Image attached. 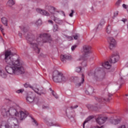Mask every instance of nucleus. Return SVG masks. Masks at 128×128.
I'll use <instances>...</instances> for the list:
<instances>
[{"label":"nucleus","instance_id":"dca6fc26","mask_svg":"<svg viewBox=\"0 0 128 128\" xmlns=\"http://www.w3.org/2000/svg\"><path fill=\"white\" fill-rule=\"evenodd\" d=\"M102 66H104V68H106V70H110V68L112 67V65H110V62L108 61L102 64Z\"/></svg>","mask_w":128,"mask_h":128},{"label":"nucleus","instance_id":"aec40b11","mask_svg":"<svg viewBox=\"0 0 128 128\" xmlns=\"http://www.w3.org/2000/svg\"><path fill=\"white\" fill-rule=\"evenodd\" d=\"M0 76H2V78H6V76H8V74H6V73L4 72V71L0 70Z\"/></svg>","mask_w":128,"mask_h":128},{"label":"nucleus","instance_id":"e2e57ef3","mask_svg":"<svg viewBox=\"0 0 128 128\" xmlns=\"http://www.w3.org/2000/svg\"><path fill=\"white\" fill-rule=\"evenodd\" d=\"M126 96H128V94H126Z\"/></svg>","mask_w":128,"mask_h":128},{"label":"nucleus","instance_id":"a878e982","mask_svg":"<svg viewBox=\"0 0 128 128\" xmlns=\"http://www.w3.org/2000/svg\"><path fill=\"white\" fill-rule=\"evenodd\" d=\"M112 32V26L110 25H108L107 28H106V32L108 34H110Z\"/></svg>","mask_w":128,"mask_h":128},{"label":"nucleus","instance_id":"2f4dec72","mask_svg":"<svg viewBox=\"0 0 128 128\" xmlns=\"http://www.w3.org/2000/svg\"><path fill=\"white\" fill-rule=\"evenodd\" d=\"M81 70H82V67L80 66L76 68V72H80Z\"/></svg>","mask_w":128,"mask_h":128},{"label":"nucleus","instance_id":"a211bd4d","mask_svg":"<svg viewBox=\"0 0 128 128\" xmlns=\"http://www.w3.org/2000/svg\"><path fill=\"white\" fill-rule=\"evenodd\" d=\"M86 94L90 95L94 92V88H90L88 90L85 91Z\"/></svg>","mask_w":128,"mask_h":128},{"label":"nucleus","instance_id":"58836bf2","mask_svg":"<svg viewBox=\"0 0 128 128\" xmlns=\"http://www.w3.org/2000/svg\"><path fill=\"white\" fill-rule=\"evenodd\" d=\"M78 46L76 45H74L73 46H72V50L74 51V50H76V47Z\"/></svg>","mask_w":128,"mask_h":128},{"label":"nucleus","instance_id":"393cba45","mask_svg":"<svg viewBox=\"0 0 128 128\" xmlns=\"http://www.w3.org/2000/svg\"><path fill=\"white\" fill-rule=\"evenodd\" d=\"M79 60H84V62H82V66L84 67L86 66V60H84L82 59V58L79 59Z\"/></svg>","mask_w":128,"mask_h":128},{"label":"nucleus","instance_id":"c9c22d12","mask_svg":"<svg viewBox=\"0 0 128 128\" xmlns=\"http://www.w3.org/2000/svg\"><path fill=\"white\" fill-rule=\"evenodd\" d=\"M66 114H67L68 118H73L72 115V114H68L67 112H66Z\"/></svg>","mask_w":128,"mask_h":128},{"label":"nucleus","instance_id":"6e6552de","mask_svg":"<svg viewBox=\"0 0 128 128\" xmlns=\"http://www.w3.org/2000/svg\"><path fill=\"white\" fill-rule=\"evenodd\" d=\"M8 116H11L12 118H14V116H18V112L16 111V110L14 108H10L8 110Z\"/></svg>","mask_w":128,"mask_h":128},{"label":"nucleus","instance_id":"f3484780","mask_svg":"<svg viewBox=\"0 0 128 128\" xmlns=\"http://www.w3.org/2000/svg\"><path fill=\"white\" fill-rule=\"evenodd\" d=\"M96 100L98 102H110V98H96Z\"/></svg>","mask_w":128,"mask_h":128},{"label":"nucleus","instance_id":"680f3d73","mask_svg":"<svg viewBox=\"0 0 128 128\" xmlns=\"http://www.w3.org/2000/svg\"><path fill=\"white\" fill-rule=\"evenodd\" d=\"M50 90H52V88H50Z\"/></svg>","mask_w":128,"mask_h":128},{"label":"nucleus","instance_id":"603ef678","mask_svg":"<svg viewBox=\"0 0 128 128\" xmlns=\"http://www.w3.org/2000/svg\"><path fill=\"white\" fill-rule=\"evenodd\" d=\"M104 128V126H100H100H96V128Z\"/></svg>","mask_w":128,"mask_h":128},{"label":"nucleus","instance_id":"72a5a7b5","mask_svg":"<svg viewBox=\"0 0 128 128\" xmlns=\"http://www.w3.org/2000/svg\"><path fill=\"white\" fill-rule=\"evenodd\" d=\"M52 94L54 96V98H58V94H56L54 93V91L52 92Z\"/></svg>","mask_w":128,"mask_h":128},{"label":"nucleus","instance_id":"b1692460","mask_svg":"<svg viewBox=\"0 0 128 128\" xmlns=\"http://www.w3.org/2000/svg\"><path fill=\"white\" fill-rule=\"evenodd\" d=\"M110 122L112 124H118L120 122V120L118 119H114L112 120H111L110 121Z\"/></svg>","mask_w":128,"mask_h":128},{"label":"nucleus","instance_id":"20e7f679","mask_svg":"<svg viewBox=\"0 0 128 128\" xmlns=\"http://www.w3.org/2000/svg\"><path fill=\"white\" fill-rule=\"evenodd\" d=\"M92 47L88 45H84L83 46V52L84 54L82 57V60H88V56L90 54L92 53Z\"/></svg>","mask_w":128,"mask_h":128},{"label":"nucleus","instance_id":"8fccbe9b","mask_svg":"<svg viewBox=\"0 0 128 128\" xmlns=\"http://www.w3.org/2000/svg\"><path fill=\"white\" fill-rule=\"evenodd\" d=\"M118 14V12H116L114 13V16H116Z\"/></svg>","mask_w":128,"mask_h":128},{"label":"nucleus","instance_id":"0e129e2a","mask_svg":"<svg viewBox=\"0 0 128 128\" xmlns=\"http://www.w3.org/2000/svg\"><path fill=\"white\" fill-rule=\"evenodd\" d=\"M16 122H18V120L17 119H16Z\"/></svg>","mask_w":128,"mask_h":128},{"label":"nucleus","instance_id":"052dcab7","mask_svg":"<svg viewBox=\"0 0 128 128\" xmlns=\"http://www.w3.org/2000/svg\"><path fill=\"white\" fill-rule=\"evenodd\" d=\"M92 60H94V58H91Z\"/></svg>","mask_w":128,"mask_h":128},{"label":"nucleus","instance_id":"5fc2aeb1","mask_svg":"<svg viewBox=\"0 0 128 128\" xmlns=\"http://www.w3.org/2000/svg\"><path fill=\"white\" fill-rule=\"evenodd\" d=\"M2 12V8L0 7V12Z\"/></svg>","mask_w":128,"mask_h":128},{"label":"nucleus","instance_id":"de8ad7c7","mask_svg":"<svg viewBox=\"0 0 128 128\" xmlns=\"http://www.w3.org/2000/svg\"><path fill=\"white\" fill-rule=\"evenodd\" d=\"M118 128H126V126L125 125H122L120 126Z\"/></svg>","mask_w":128,"mask_h":128},{"label":"nucleus","instance_id":"c85d7f7f","mask_svg":"<svg viewBox=\"0 0 128 128\" xmlns=\"http://www.w3.org/2000/svg\"><path fill=\"white\" fill-rule=\"evenodd\" d=\"M42 24V20L40 19L36 21V26H41Z\"/></svg>","mask_w":128,"mask_h":128},{"label":"nucleus","instance_id":"6e6d98bb","mask_svg":"<svg viewBox=\"0 0 128 128\" xmlns=\"http://www.w3.org/2000/svg\"><path fill=\"white\" fill-rule=\"evenodd\" d=\"M108 96L109 98H110V96H112V94H109Z\"/></svg>","mask_w":128,"mask_h":128},{"label":"nucleus","instance_id":"864d4df0","mask_svg":"<svg viewBox=\"0 0 128 128\" xmlns=\"http://www.w3.org/2000/svg\"><path fill=\"white\" fill-rule=\"evenodd\" d=\"M43 108H48V107L44 106H43Z\"/></svg>","mask_w":128,"mask_h":128},{"label":"nucleus","instance_id":"f257e3e1","mask_svg":"<svg viewBox=\"0 0 128 128\" xmlns=\"http://www.w3.org/2000/svg\"><path fill=\"white\" fill-rule=\"evenodd\" d=\"M4 56L5 62L8 64H9L6 67V70L8 74L15 76H20L24 74V63L20 58L14 60L12 57L14 53L10 50L6 51Z\"/></svg>","mask_w":128,"mask_h":128},{"label":"nucleus","instance_id":"13d9d810","mask_svg":"<svg viewBox=\"0 0 128 128\" xmlns=\"http://www.w3.org/2000/svg\"><path fill=\"white\" fill-rule=\"evenodd\" d=\"M26 28H24V32H26Z\"/></svg>","mask_w":128,"mask_h":128},{"label":"nucleus","instance_id":"9d476101","mask_svg":"<svg viewBox=\"0 0 128 128\" xmlns=\"http://www.w3.org/2000/svg\"><path fill=\"white\" fill-rule=\"evenodd\" d=\"M60 60L62 62H66V60H72V56L70 55L66 54H61L60 56Z\"/></svg>","mask_w":128,"mask_h":128},{"label":"nucleus","instance_id":"a19ab883","mask_svg":"<svg viewBox=\"0 0 128 128\" xmlns=\"http://www.w3.org/2000/svg\"><path fill=\"white\" fill-rule=\"evenodd\" d=\"M74 38V40H78V34H76L75 36H73Z\"/></svg>","mask_w":128,"mask_h":128},{"label":"nucleus","instance_id":"7c9ffc66","mask_svg":"<svg viewBox=\"0 0 128 128\" xmlns=\"http://www.w3.org/2000/svg\"><path fill=\"white\" fill-rule=\"evenodd\" d=\"M24 88H33L32 86H31L30 84L26 83L24 84Z\"/></svg>","mask_w":128,"mask_h":128},{"label":"nucleus","instance_id":"423d86ee","mask_svg":"<svg viewBox=\"0 0 128 128\" xmlns=\"http://www.w3.org/2000/svg\"><path fill=\"white\" fill-rule=\"evenodd\" d=\"M118 60H120V55L118 54V52H115L110 58L109 62L110 64H116V62H118Z\"/></svg>","mask_w":128,"mask_h":128},{"label":"nucleus","instance_id":"e433bc0d","mask_svg":"<svg viewBox=\"0 0 128 128\" xmlns=\"http://www.w3.org/2000/svg\"><path fill=\"white\" fill-rule=\"evenodd\" d=\"M0 128H10L8 124H6L5 126H1Z\"/></svg>","mask_w":128,"mask_h":128},{"label":"nucleus","instance_id":"9b49d317","mask_svg":"<svg viewBox=\"0 0 128 128\" xmlns=\"http://www.w3.org/2000/svg\"><path fill=\"white\" fill-rule=\"evenodd\" d=\"M26 116H28V112H20V113H18L16 117L18 118L20 120H24Z\"/></svg>","mask_w":128,"mask_h":128},{"label":"nucleus","instance_id":"0eeeda50","mask_svg":"<svg viewBox=\"0 0 128 128\" xmlns=\"http://www.w3.org/2000/svg\"><path fill=\"white\" fill-rule=\"evenodd\" d=\"M108 42L109 44V48L110 50H112L116 46V41L112 37H108Z\"/></svg>","mask_w":128,"mask_h":128},{"label":"nucleus","instance_id":"2eb2a0df","mask_svg":"<svg viewBox=\"0 0 128 128\" xmlns=\"http://www.w3.org/2000/svg\"><path fill=\"white\" fill-rule=\"evenodd\" d=\"M2 114L4 116H8V110H7L6 108H3L2 110Z\"/></svg>","mask_w":128,"mask_h":128},{"label":"nucleus","instance_id":"a18cd8bd","mask_svg":"<svg viewBox=\"0 0 128 128\" xmlns=\"http://www.w3.org/2000/svg\"><path fill=\"white\" fill-rule=\"evenodd\" d=\"M120 81V84H122L124 82V80H122V78H120V80H119Z\"/></svg>","mask_w":128,"mask_h":128},{"label":"nucleus","instance_id":"f704fd0d","mask_svg":"<svg viewBox=\"0 0 128 128\" xmlns=\"http://www.w3.org/2000/svg\"><path fill=\"white\" fill-rule=\"evenodd\" d=\"M24 89H20L16 91L17 94H22L24 92Z\"/></svg>","mask_w":128,"mask_h":128},{"label":"nucleus","instance_id":"4d7b16f0","mask_svg":"<svg viewBox=\"0 0 128 128\" xmlns=\"http://www.w3.org/2000/svg\"><path fill=\"white\" fill-rule=\"evenodd\" d=\"M18 36H22V33H19Z\"/></svg>","mask_w":128,"mask_h":128},{"label":"nucleus","instance_id":"79ce46f5","mask_svg":"<svg viewBox=\"0 0 128 128\" xmlns=\"http://www.w3.org/2000/svg\"><path fill=\"white\" fill-rule=\"evenodd\" d=\"M0 30H1L2 32H4V28H2V25L0 24Z\"/></svg>","mask_w":128,"mask_h":128},{"label":"nucleus","instance_id":"49530a36","mask_svg":"<svg viewBox=\"0 0 128 128\" xmlns=\"http://www.w3.org/2000/svg\"><path fill=\"white\" fill-rule=\"evenodd\" d=\"M50 8H51V10H56V8L54 6H50Z\"/></svg>","mask_w":128,"mask_h":128},{"label":"nucleus","instance_id":"37998d69","mask_svg":"<svg viewBox=\"0 0 128 128\" xmlns=\"http://www.w3.org/2000/svg\"><path fill=\"white\" fill-rule=\"evenodd\" d=\"M78 108V105H76L75 106H70V108H72V110H74V108Z\"/></svg>","mask_w":128,"mask_h":128},{"label":"nucleus","instance_id":"3c124183","mask_svg":"<svg viewBox=\"0 0 128 128\" xmlns=\"http://www.w3.org/2000/svg\"><path fill=\"white\" fill-rule=\"evenodd\" d=\"M48 22L49 23H50V24H54V22H52V20H48Z\"/></svg>","mask_w":128,"mask_h":128},{"label":"nucleus","instance_id":"7ed1b4c3","mask_svg":"<svg viewBox=\"0 0 128 128\" xmlns=\"http://www.w3.org/2000/svg\"><path fill=\"white\" fill-rule=\"evenodd\" d=\"M52 78L54 82L60 83L68 82V78L64 76L62 73L58 70H55L53 72Z\"/></svg>","mask_w":128,"mask_h":128},{"label":"nucleus","instance_id":"4be33fe9","mask_svg":"<svg viewBox=\"0 0 128 128\" xmlns=\"http://www.w3.org/2000/svg\"><path fill=\"white\" fill-rule=\"evenodd\" d=\"M8 6L12 7L14 4V0H9L7 2Z\"/></svg>","mask_w":128,"mask_h":128},{"label":"nucleus","instance_id":"1a4fd4ad","mask_svg":"<svg viewBox=\"0 0 128 128\" xmlns=\"http://www.w3.org/2000/svg\"><path fill=\"white\" fill-rule=\"evenodd\" d=\"M34 91L36 94H39V96H42V94H46V89H44V88L40 86L39 88H36L34 90Z\"/></svg>","mask_w":128,"mask_h":128},{"label":"nucleus","instance_id":"bf43d9fd","mask_svg":"<svg viewBox=\"0 0 128 128\" xmlns=\"http://www.w3.org/2000/svg\"><path fill=\"white\" fill-rule=\"evenodd\" d=\"M70 40H72V37L70 36Z\"/></svg>","mask_w":128,"mask_h":128},{"label":"nucleus","instance_id":"ea45409f","mask_svg":"<svg viewBox=\"0 0 128 128\" xmlns=\"http://www.w3.org/2000/svg\"><path fill=\"white\" fill-rule=\"evenodd\" d=\"M122 8H125L126 10H128V6H126V4H123Z\"/></svg>","mask_w":128,"mask_h":128},{"label":"nucleus","instance_id":"09e8293b","mask_svg":"<svg viewBox=\"0 0 128 128\" xmlns=\"http://www.w3.org/2000/svg\"><path fill=\"white\" fill-rule=\"evenodd\" d=\"M122 22H127L128 21V19L126 18H122Z\"/></svg>","mask_w":128,"mask_h":128},{"label":"nucleus","instance_id":"c03bdc74","mask_svg":"<svg viewBox=\"0 0 128 128\" xmlns=\"http://www.w3.org/2000/svg\"><path fill=\"white\" fill-rule=\"evenodd\" d=\"M122 0H118L116 2V4H117L118 6H120V4Z\"/></svg>","mask_w":128,"mask_h":128},{"label":"nucleus","instance_id":"69168bd1","mask_svg":"<svg viewBox=\"0 0 128 128\" xmlns=\"http://www.w3.org/2000/svg\"><path fill=\"white\" fill-rule=\"evenodd\" d=\"M1 38H2V37H1Z\"/></svg>","mask_w":128,"mask_h":128},{"label":"nucleus","instance_id":"f03ea898","mask_svg":"<svg viewBox=\"0 0 128 128\" xmlns=\"http://www.w3.org/2000/svg\"><path fill=\"white\" fill-rule=\"evenodd\" d=\"M28 44H30L31 48H34L35 50H38V54H40V50L38 48V44L40 42H42L43 44L48 42L52 40V37L50 34L44 33L40 34L36 38V36L31 32L26 34V36Z\"/></svg>","mask_w":128,"mask_h":128},{"label":"nucleus","instance_id":"cd10ccee","mask_svg":"<svg viewBox=\"0 0 128 128\" xmlns=\"http://www.w3.org/2000/svg\"><path fill=\"white\" fill-rule=\"evenodd\" d=\"M53 30L54 32H58V24H55L54 25V26H53Z\"/></svg>","mask_w":128,"mask_h":128},{"label":"nucleus","instance_id":"6ab92c4d","mask_svg":"<svg viewBox=\"0 0 128 128\" xmlns=\"http://www.w3.org/2000/svg\"><path fill=\"white\" fill-rule=\"evenodd\" d=\"M2 22L5 26H8V19L5 17H4L1 18Z\"/></svg>","mask_w":128,"mask_h":128},{"label":"nucleus","instance_id":"4468645a","mask_svg":"<svg viewBox=\"0 0 128 128\" xmlns=\"http://www.w3.org/2000/svg\"><path fill=\"white\" fill-rule=\"evenodd\" d=\"M36 12L38 14H42V16H50V13H48V12L46 10L38 8L36 9Z\"/></svg>","mask_w":128,"mask_h":128},{"label":"nucleus","instance_id":"c756f323","mask_svg":"<svg viewBox=\"0 0 128 128\" xmlns=\"http://www.w3.org/2000/svg\"><path fill=\"white\" fill-rule=\"evenodd\" d=\"M46 124L47 126H54V124L52 122H46Z\"/></svg>","mask_w":128,"mask_h":128},{"label":"nucleus","instance_id":"bb28decb","mask_svg":"<svg viewBox=\"0 0 128 128\" xmlns=\"http://www.w3.org/2000/svg\"><path fill=\"white\" fill-rule=\"evenodd\" d=\"M104 24H106V21L102 19L100 21V22L98 26V27L100 26H104Z\"/></svg>","mask_w":128,"mask_h":128},{"label":"nucleus","instance_id":"473e14b6","mask_svg":"<svg viewBox=\"0 0 128 128\" xmlns=\"http://www.w3.org/2000/svg\"><path fill=\"white\" fill-rule=\"evenodd\" d=\"M32 122H34V124H35V126H38V122H36V120H34V118H32Z\"/></svg>","mask_w":128,"mask_h":128},{"label":"nucleus","instance_id":"39448f33","mask_svg":"<svg viewBox=\"0 0 128 128\" xmlns=\"http://www.w3.org/2000/svg\"><path fill=\"white\" fill-rule=\"evenodd\" d=\"M88 74L90 76H98V74H100V76L102 78H104L106 76V72H103L102 73V72L100 71V70L96 69L94 72H90L88 73Z\"/></svg>","mask_w":128,"mask_h":128},{"label":"nucleus","instance_id":"f8f14e48","mask_svg":"<svg viewBox=\"0 0 128 128\" xmlns=\"http://www.w3.org/2000/svg\"><path fill=\"white\" fill-rule=\"evenodd\" d=\"M108 120V118L106 117H98L96 120V122L98 124H102L106 122V120Z\"/></svg>","mask_w":128,"mask_h":128},{"label":"nucleus","instance_id":"412c9836","mask_svg":"<svg viewBox=\"0 0 128 128\" xmlns=\"http://www.w3.org/2000/svg\"><path fill=\"white\" fill-rule=\"evenodd\" d=\"M94 118V116H89L84 122L83 123V128H84V124H86V122H90V120H92V118Z\"/></svg>","mask_w":128,"mask_h":128},{"label":"nucleus","instance_id":"5701e85b","mask_svg":"<svg viewBox=\"0 0 128 128\" xmlns=\"http://www.w3.org/2000/svg\"><path fill=\"white\" fill-rule=\"evenodd\" d=\"M84 74H82L81 82H80L79 84H76V86H82V84H84Z\"/></svg>","mask_w":128,"mask_h":128},{"label":"nucleus","instance_id":"ddd939ff","mask_svg":"<svg viewBox=\"0 0 128 128\" xmlns=\"http://www.w3.org/2000/svg\"><path fill=\"white\" fill-rule=\"evenodd\" d=\"M26 100L28 104H32V102H34V96L32 94L28 95L27 96Z\"/></svg>","mask_w":128,"mask_h":128},{"label":"nucleus","instance_id":"4c0bfd02","mask_svg":"<svg viewBox=\"0 0 128 128\" xmlns=\"http://www.w3.org/2000/svg\"><path fill=\"white\" fill-rule=\"evenodd\" d=\"M71 13L69 14L71 18H72L74 16V10H71Z\"/></svg>","mask_w":128,"mask_h":128}]
</instances>
